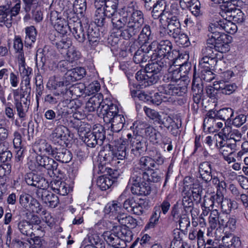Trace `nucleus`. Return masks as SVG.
Listing matches in <instances>:
<instances>
[{
  "mask_svg": "<svg viewBox=\"0 0 248 248\" xmlns=\"http://www.w3.org/2000/svg\"><path fill=\"white\" fill-rule=\"evenodd\" d=\"M119 0H108L101 7L96 8L95 22L102 26L106 18H111L114 29L120 30L125 39L136 35L144 23V16L140 10L131 12L130 8L124 7L117 12Z\"/></svg>",
  "mask_w": 248,
  "mask_h": 248,
  "instance_id": "nucleus-1",
  "label": "nucleus"
},
{
  "mask_svg": "<svg viewBox=\"0 0 248 248\" xmlns=\"http://www.w3.org/2000/svg\"><path fill=\"white\" fill-rule=\"evenodd\" d=\"M152 62L148 64L143 71H138L136 78L141 86L146 87L157 82L158 80L157 74L169 64L166 61L159 60H151Z\"/></svg>",
  "mask_w": 248,
  "mask_h": 248,
  "instance_id": "nucleus-2",
  "label": "nucleus"
},
{
  "mask_svg": "<svg viewBox=\"0 0 248 248\" xmlns=\"http://www.w3.org/2000/svg\"><path fill=\"white\" fill-rule=\"evenodd\" d=\"M150 51L153 52L150 55L151 60H159L162 62L164 60L169 64L175 59L173 57L174 52H177L172 50V44L168 40L161 41L159 44L153 42L147 47V52Z\"/></svg>",
  "mask_w": 248,
  "mask_h": 248,
  "instance_id": "nucleus-3",
  "label": "nucleus"
},
{
  "mask_svg": "<svg viewBox=\"0 0 248 248\" xmlns=\"http://www.w3.org/2000/svg\"><path fill=\"white\" fill-rule=\"evenodd\" d=\"M202 52L204 56L200 61L199 65L201 68V72H203L204 70H206L211 77L207 78L205 77L206 80L208 81H211L214 78L213 72L211 71V68L213 67L212 65L216 62V68H217L218 64L217 59L215 58L216 54H214V51L212 50V46H208L202 49Z\"/></svg>",
  "mask_w": 248,
  "mask_h": 248,
  "instance_id": "nucleus-4",
  "label": "nucleus"
},
{
  "mask_svg": "<svg viewBox=\"0 0 248 248\" xmlns=\"http://www.w3.org/2000/svg\"><path fill=\"white\" fill-rule=\"evenodd\" d=\"M126 144H128L131 154L139 157L146 150V144L143 138L140 135L129 133L127 135Z\"/></svg>",
  "mask_w": 248,
  "mask_h": 248,
  "instance_id": "nucleus-5",
  "label": "nucleus"
},
{
  "mask_svg": "<svg viewBox=\"0 0 248 248\" xmlns=\"http://www.w3.org/2000/svg\"><path fill=\"white\" fill-rule=\"evenodd\" d=\"M105 139L103 128L98 125L94 128L93 131L87 132L84 139V142L88 147L93 148L96 145H101Z\"/></svg>",
  "mask_w": 248,
  "mask_h": 248,
  "instance_id": "nucleus-6",
  "label": "nucleus"
},
{
  "mask_svg": "<svg viewBox=\"0 0 248 248\" xmlns=\"http://www.w3.org/2000/svg\"><path fill=\"white\" fill-rule=\"evenodd\" d=\"M209 36L207 46H212V50L221 53H225L229 51V45L225 41L227 38L226 34L211 33Z\"/></svg>",
  "mask_w": 248,
  "mask_h": 248,
  "instance_id": "nucleus-7",
  "label": "nucleus"
},
{
  "mask_svg": "<svg viewBox=\"0 0 248 248\" xmlns=\"http://www.w3.org/2000/svg\"><path fill=\"white\" fill-rule=\"evenodd\" d=\"M160 21L162 26L166 27L168 35L172 38L177 37L181 31V24L178 17L165 15L160 18Z\"/></svg>",
  "mask_w": 248,
  "mask_h": 248,
  "instance_id": "nucleus-8",
  "label": "nucleus"
},
{
  "mask_svg": "<svg viewBox=\"0 0 248 248\" xmlns=\"http://www.w3.org/2000/svg\"><path fill=\"white\" fill-rule=\"evenodd\" d=\"M237 30V27L232 20L226 19L219 20L215 23H211L209 27V31L211 33H217V34H224L222 31L234 34Z\"/></svg>",
  "mask_w": 248,
  "mask_h": 248,
  "instance_id": "nucleus-9",
  "label": "nucleus"
},
{
  "mask_svg": "<svg viewBox=\"0 0 248 248\" xmlns=\"http://www.w3.org/2000/svg\"><path fill=\"white\" fill-rule=\"evenodd\" d=\"M49 17L56 31L62 35L66 34L71 28L72 24L69 25L67 19L62 17L61 14L56 11H51Z\"/></svg>",
  "mask_w": 248,
  "mask_h": 248,
  "instance_id": "nucleus-10",
  "label": "nucleus"
},
{
  "mask_svg": "<svg viewBox=\"0 0 248 248\" xmlns=\"http://www.w3.org/2000/svg\"><path fill=\"white\" fill-rule=\"evenodd\" d=\"M35 162L36 164L34 166L30 164L32 163L31 160L29 163L30 169L32 171H35L36 169L44 168L48 170L53 171L56 170L58 167V163L54 159L45 155H36Z\"/></svg>",
  "mask_w": 248,
  "mask_h": 248,
  "instance_id": "nucleus-11",
  "label": "nucleus"
},
{
  "mask_svg": "<svg viewBox=\"0 0 248 248\" xmlns=\"http://www.w3.org/2000/svg\"><path fill=\"white\" fill-rule=\"evenodd\" d=\"M100 112L103 115V120L106 123H109L113 116L119 114V110L117 104L113 103L108 99L103 101Z\"/></svg>",
  "mask_w": 248,
  "mask_h": 248,
  "instance_id": "nucleus-12",
  "label": "nucleus"
},
{
  "mask_svg": "<svg viewBox=\"0 0 248 248\" xmlns=\"http://www.w3.org/2000/svg\"><path fill=\"white\" fill-rule=\"evenodd\" d=\"M213 199L217 203L220 205L223 214H230L232 210L236 209L237 208V203L235 201L225 198L223 193H221L219 191L213 195Z\"/></svg>",
  "mask_w": 248,
  "mask_h": 248,
  "instance_id": "nucleus-13",
  "label": "nucleus"
},
{
  "mask_svg": "<svg viewBox=\"0 0 248 248\" xmlns=\"http://www.w3.org/2000/svg\"><path fill=\"white\" fill-rule=\"evenodd\" d=\"M125 192H124L119 197L118 201H113L107 204L104 209L106 215L109 216L111 219H117V217L123 214L122 204L120 202L125 197Z\"/></svg>",
  "mask_w": 248,
  "mask_h": 248,
  "instance_id": "nucleus-14",
  "label": "nucleus"
},
{
  "mask_svg": "<svg viewBox=\"0 0 248 248\" xmlns=\"http://www.w3.org/2000/svg\"><path fill=\"white\" fill-rule=\"evenodd\" d=\"M158 91L161 93L170 96H181L185 93L186 89L185 86L181 87L173 82L165 83L158 87Z\"/></svg>",
  "mask_w": 248,
  "mask_h": 248,
  "instance_id": "nucleus-15",
  "label": "nucleus"
},
{
  "mask_svg": "<svg viewBox=\"0 0 248 248\" xmlns=\"http://www.w3.org/2000/svg\"><path fill=\"white\" fill-rule=\"evenodd\" d=\"M102 236L107 243L114 248H124V241L119 232L112 230L105 232Z\"/></svg>",
  "mask_w": 248,
  "mask_h": 248,
  "instance_id": "nucleus-16",
  "label": "nucleus"
},
{
  "mask_svg": "<svg viewBox=\"0 0 248 248\" xmlns=\"http://www.w3.org/2000/svg\"><path fill=\"white\" fill-rule=\"evenodd\" d=\"M14 5H11V11L7 15L0 17V26L5 25L7 28H9L12 26L13 18L16 16L20 11L21 0H13Z\"/></svg>",
  "mask_w": 248,
  "mask_h": 248,
  "instance_id": "nucleus-17",
  "label": "nucleus"
},
{
  "mask_svg": "<svg viewBox=\"0 0 248 248\" xmlns=\"http://www.w3.org/2000/svg\"><path fill=\"white\" fill-rule=\"evenodd\" d=\"M36 195L38 198H41L44 203L51 208L56 207L59 203L58 196L47 190L46 188L38 189Z\"/></svg>",
  "mask_w": 248,
  "mask_h": 248,
  "instance_id": "nucleus-18",
  "label": "nucleus"
},
{
  "mask_svg": "<svg viewBox=\"0 0 248 248\" xmlns=\"http://www.w3.org/2000/svg\"><path fill=\"white\" fill-rule=\"evenodd\" d=\"M71 83L68 79L66 74L64 76H55L49 78L48 86H50L54 90H58L61 93L66 90L68 86L70 85Z\"/></svg>",
  "mask_w": 248,
  "mask_h": 248,
  "instance_id": "nucleus-19",
  "label": "nucleus"
},
{
  "mask_svg": "<svg viewBox=\"0 0 248 248\" xmlns=\"http://www.w3.org/2000/svg\"><path fill=\"white\" fill-rule=\"evenodd\" d=\"M25 181L28 185L35 186L38 189L47 188L48 187V183L45 178L33 172L27 174Z\"/></svg>",
  "mask_w": 248,
  "mask_h": 248,
  "instance_id": "nucleus-20",
  "label": "nucleus"
},
{
  "mask_svg": "<svg viewBox=\"0 0 248 248\" xmlns=\"http://www.w3.org/2000/svg\"><path fill=\"white\" fill-rule=\"evenodd\" d=\"M126 141L125 139L120 138L115 141L114 148L111 152L114 160H124L125 159L126 153Z\"/></svg>",
  "mask_w": 248,
  "mask_h": 248,
  "instance_id": "nucleus-21",
  "label": "nucleus"
},
{
  "mask_svg": "<svg viewBox=\"0 0 248 248\" xmlns=\"http://www.w3.org/2000/svg\"><path fill=\"white\" fill-rule=\"evenodd\" d=\"M100 225H101V222H98L94 225L93 227L88 229V233L83 241L85 246L93 247L99 243L100 238L96 232L97 230L101 229V227H99Z\"/></svg>",
  "mask_w": 248,
  "mask_h": 248,
  "instance_id": "nucleus-22",
  "label": "nucleus"
},
{
  "mask_svg": "<svg viewBox=\"0 0 248 248\" xmlns=\"http://www.w3.org/2000/svg\"><path fill=\"white\" fill-rule=\"evenodd\" d=\"M225 215L220 214L217 209L211 211L208 218L209 224L212 229H215L217 227H222L223 223L226 219Z\"/></svg>",
  "mask_w": 248,
  "mask_h": 248,
  "instance_id": "nucleus-23",
  "label": "nucleus"
},
{
  "mask_svg": "<svg viewBox=\"0 0 248 248\" xmlns=\"http://www.w3.org/2000/svg\"><path fill=\"white\" fill-rule=\"evenodd\" d=\"M103 101L102 95L97 94L89 99L86 104L85 109L88 112H93L95 110L100 111Z\"/></svg>",
  "mask_w": 248,
  "mask_h": 248,
  "instance_id": "nucleus-24",
  "label": "nucleus"
},
{
  "mask_svg": "<svg viewBox=\"0 0 248 248\" xmlns=\"http://www.w3.org/2000/svg\"><path fill=\"white\" fill-rule=\"evenodd\" d=\"M168 73L164 76L163 80L165 83H175L180 79L182 73L177 65L170 64Z\"/></svg>",
  "mask_w": 248,
  "mask_h": 248,
  "instance_id": "nucleus-25",
  "label": "nucleus"
},
{
  "mask_svg": "<svg viewBox=\"0 0 248 248\" xmlns=\"http://www.w3.org/2000/svg\"><path fill=\"white\" fill-rule=\"evenodd\" d=\"M225 124V126L222 129V134L226 139V140L231 142L232 140L233 143L240 141L242 138L240 132L237 129H232L230 126L227 125L226 123Z\"/></svg>",
  "mask_w": 248,
  "mask_h": 248,
  "instance_id": "nucleus-26",
  "label": "nucleus"
},
{
  "mask_svg": "<svg viewBox=\"0 0 248 248\" xmlns=\"http://www.w3.org/2000/svg\"><path fill=\"white\" fill-rule=\"evenodd\" d=\"M17 114L21 122L26 119L27 113L30 104V99H23L22 101L14 103Z\"/></svg>",
  "mask_w": 248,
  "mask_h": 248,
  "instance_id": "nucleus-27",
  "label": "nucleus"
},
{
  "mask_svg": "<svg viewBox=\"0 0 248 248\" xmlns=\"http://www.w3.org/2000/svg\"><path fill=\"white\" fill-rule=\"evenodd\" d=\"M124 208L128 212L140 215L143 212V208L140 203L136 202L133 198L125 200L124 203Z\"/></svg>",
  "mask_w": 248,
  "mask_h": 248,
  "instance_id": "nucleus-28",
  "label": "nucleus"
},
{
  "mask_svg": "<svg viewBox=\"0 0 248 248\" xmlns=\"http://www.w3.org/2000/svg\"><path fill=\"white\" fill-rule=\"evenodd\" d=\"M75 38L79 42L82 43L86 39V34L80 21H76L71 26L70 30Z\"/></svg>",
  "mask_w": 248,
  "mask_h": 248,
  "instance_id": "nucleus-29",
  "label": "nucleus"
},
{
  "mask_svg": "<svg viewBox=\"0 0 248 248\" xmlns=\"http://www.w3.org/2000/svg\"><path fill=\"white\" fill-rule=\"evenodd\" d=\"M216 145L223 155L232 154L236 147L235 143L223 140L217 142Z\"/></svg>",
  "mask_w": 248,
  "mask_h": 248,
  "instance_id": "nucleus-30",
  "label": "nucleus"
},
{
  "mask_svg": "<svg viewBox=\"0 0 248 248\" xmlns=\"http://www.w3.org/2000/svg\"><path fill=\"white\" fill-rule=\"evenodd\" d=\"M199 172L200 177L206 182L212 180L211 164L209 162H203L201 163L199 167Z\"/></svg>",
  "mask_w": 248,
  "mask_h": 248,
  "instance_id": "nucleus-31",
  "label": "nucleus"
},
{
  "mask_svg": "<svg viewBox=\"0 0 248 248\" xmlns=\"http://www.w3.org/2000/svg\"><path fill=\"white\" fill-rule=\"evenodd\" d=\"M240 244L239 237L233 236L231 233L226 234L222 239V244L219 248H231L238 247Z\"/></svg>",
  "mask_w": 248,
  "mask_h": 248,
  "instance_id": "nucleus-32",
  "label": "nucleus"
},
{
  "mask_svg": "<svg viewBox=\"0 0 248 248\" xmlns=\"http://www.w3.org/2000/svg\"><path fill=\"white\" fill-rule=\"evenodd\" d=\"M145 172L138 169H135L132 172L129 180L128 185L131 187H135L136 185L146 181L144 179Z\"/></svg>",
  "mask_w": 248,
  "mask_h": 248,
  "instance_id": "nucleus-33",
  "label": "nucleus"
},
{
  "mask_svg": "<svg viewBox=\"0 0 248 248\" xmlns=\"http://www.w3.org/2000/svg\"><path fill=\"white\" fill-rule=\"evenodd\" d=\"M180 9L178 3L173 2L170 6L167 5L166 3L162 6V11H160L159 16L162 17L164 16L169 15L171 16L177 17L179 14Z\"/></svg>",
  "mask_w": 248,
  "mask_h": 248,
  "instance_id": "nucleus-34",
  "label": "nucleus"
},
{
  "mask_svg": "<svg viewBox=\"0 0 248 248\" xmlns=\"http://www.w3.org/2000/svg\"><path fill=\"white\" fill-rule=\"evenodd\" d=\"M216 87L218 89L221 93L230 95L235 91L237 88V86L235 83L230 84L228 82L219 80L216 84Z\"/></svg>",
  "mask_w": 248,
  "mask_h": 248,
  "instance_id": "nucleus-35",
  "label": "nucleus"
},
{
  "mask_svg": "<svg viewBox=\"0 0 248 248\" xmlns=\"http://www.w3.org/2000/svg\"><path fill=\"white\" fill-rule=\"evenodd\" d=\"M125 120L123 115L118 114L112 118L109 123L111 124V130L114 132H119L123 128Z\"/></svg>",
  "mask_w": 248,
  "mask_h": 248,
  "instance_id": "nucleus-36",
  "label": "nucleus"
},
{
  "mask_svg": "<svg viewBox=\"0 0 248 248\" xmlns=\"http://www.w3.org/2000/svg\"><path fill=\"white\" fill-rule=\"evenodd\" d=\"M66 74L71 84L72 82L79 80L83 78L86 74V71L84 68L76 67L72 69H70Z\"/></svg>",
  "mask_w": 248,
  "mask_h": 248,
  "instance_id": "nucleus-37",
  "label": "nucleus"
},
{
  "mask_svg": "<svg viewBox=\"0 0 248 248\" xmlns=\"http://www.w3.org/2000/svg\"><path fill=\"white\" fill-rule=\"evenodd\" d=\"M52 157L62 163H68L72 159L71 153L64 148L55 149Z\"/></svg>",
  "mask_w": 248,
  "mask_h": 248,
  "instance_id": "nucleus-38",
  "label": "nucleus"
},
{
  "mask_svg": "<svg viewBox=\"0 0 248 248\" xmlns=\"http://www.w3.org/2000/svg\"><path fill=\"white\" fill-rule=\"evenodd\" d=\"M131 191L134 195L139 196H146L150 194L151 187L150 185L145 181L140 185H136L135 187H131Z\"/></svg>",
  "mask_w": 248,
  "mask_h": 248,
  "instance_id": "nucleus-39",
  "label": "nucleus"
},
{
  "mask_svg": "<svg viewBox=\"0 0 248 248\" xmlns=\"http://www.w3.org/2000/svg\"><path fill=\"white\" fill-rule=\"evenodd\" d=\"M51 189L60 195L64 196L69 192V189L66 184L63 182L53 180L51 182Z\"/></svg>",
  "mask_w": 248,
  "mask_h": 248,
  "instance_id": "nucleus-40",
  "label": "nucleus"
},
{
  "mask_svg": "<svg viewBox=\"0 0 248 248\" xmlns=\"http://www.w3.org/2000/svg\"><path fill=\"white\" fill-rule=\"evenodd\" d=\"M117 220L122 225L129 229H133L137 226V221L133 217L123 213L117 217Z\"/></svg>",
  "mask_w": 248,
  "mask_h": 248,
  "instance_id": "nucleus-41",
  "label": "nucleus"
},
{
  "mask_svg": "<svg viewBox=\"0 0 248 248\" xmlns=\"http://www.w3.org/2000/svg\"><path fill=\"white\" fill-rule=\"evenodd\" d=\"M144 111L146 115L152 120L154 121V123H156L158 124H162L166 127H170L168 125L165 121H163L161 119V116L159 114L158 112L156 111L155 110L151 109L146 107H144Z\"/></svg>",
  "mask_w": 248,
  "mask_h": 248,
  "instance_id": "nucleus-42",
  "label": "nucleus"
},
{
  "mask_svg": "<svg viewBox=\"0 0 248 248\" xmlns=\"http://www.w3.org/2000/svg\"><path fill=\"white\" fill-rule=\"evenodd\" d=\"M192 90L193 101L196 104H198L200 102L202 95L203 87L201 84L198 83V81H196L194 77L192 81Z\"/></svg>",
  "mask_w": 248,
  "mask_h": 248,
  "instance_id": "nucleus-43",
  "label": "nucleus"
},
{
  "mask_svg": "<svg viewBox=\"0 0 248 248\" xmlns=\"http://www.w3.org/2000/svg\"><path fill=\"white\" fill-rule=\"evenodd\" d=\"M229 3L222 4L221 6V10L219 12L220 15L223 18L222 19L227 20H232L233 13H234L235 7L234 5L230 4L228 5Z\"/></svg>",
  "mask_w": 248,
  "mask_h": 248,
  "instance_id": "nucleus-44",
  "label": "nucleus"
},
{
  "mask_svg": "<svg viewBox=\"0 0 248 248\" xmlns=\"http://www.w3.org/2000/svg\"><path fill=\"white\" fill-rule=\"evenodd\" d=\"M145 135L153 143H157L161 138L160 133L150 125L146 127Z\"/></svg>",
  "mask_w": 248,
  "mask_h": 248,
  "instance_id": "nucleus-45",
  "label": "nucleus"
},
{
  "mask_svg": "<svg viewBox=\"0 0 248 248\" xmlns=\"http://www.w3.org/2000/svg\"><path fill=\"white\" fill-rule=\"evenodd\" d=\"M17 59L19 70L22 77L31 76L32 69L26 66L24 54L20 53L17 55Z\"/></svg>",
  "mask_w": 248,
  "mask_h": 248,
  "instance_id": "nucleus-46",
  "label": "nucleus"
},
{
  "mask_svg": "<svg viewBox=\"0 0 248 248\" xmlns=\"http://www.w3.org/2000/svg\"><path fill=\"white\" fill-rule=\"evenodd\" d=\"M114 182V180L111 176L103 175L98 178L97 185L102 190H106L112 186Z\"/></svg>",
  "mask_w": 248,
  "mask_h": 248,
  "instance_id": "nucleus-47",
  "label": "nucleus"
},
{
  "mask_svg": "<svg viewBox=\"0 0 248 248\" xmlns=\"http://www.w3.org/2000/svg\"><path fill=\"white\" fill-rule=\"evenodd\" d=\"M67 131V129L66 127L62 125H58L52 133L51 137L54 140L58 142L60 140H64Z\"/></svg>",
  "mask_w": 248,
  "mask_h": 248,
  "instance_id": "nucleus-48",
  "label": "nucleus"
},
{
  "mask_svg": "<svg viewBox=\"0 0 248 248\" xmlns=\"http://www.w3.org/2000/svg\"><path fill=\"white\" fill-rule=\"evenodd\" d=\"M153 36L150 27L145 25L139 35L138 40L141 44H146L153 39Z\"/></svg>",
  "mask_w": 248,
  "mask_h": 248,
  "instance_id": "nucleus-49",
  "label": "nucleus"
},
{
  "mask_svg": "<svg viewBox=\"0 0 248 248\" xmlns=\"http://www.w3.org/2000/svg\"><path fill=\"white\" fill-rule=\"evenodd\" d=\"M186 191L190 193V194L193 196V198H194L195 201H197L201 199L202 187L199 182L198 180H196L190 185L189 189L186 190Z\"/></svg>",
  "mask_w": 248,
  "mask_h": 248,
  "instance_id": "nucleus-50",
  "label": "nucleus"
},
{
  "mask_svg": "<svg viewBox=\"0 0 248 248\" xmlns=\"http://www.w3.org/2000/svg\"><path fill=\"white\" fill-rule=\"evenodd\" d=\"M163 93H161L160 92L155 93L153 96L142 93L140 94V98L142 100H144L145 101H150L153 104L158 105L163 99Z\"/></svg>",
  "mask_w": 248,
  "mask_h": 248,
  "instance_id": "nucleus-51",
  "label": "nucleus"
},
{
  "mask_svg": "<svg viewBox=\"0 0 248 248\" xmlns=\"http://www.w3.org/2000/svg\"><path fill=\"white\" fill-rule=\"evenodd\" d=\"M26 36L25 43L29 46H31L36 40L37 32L35 28L31 26L25 28Z\"/></svg>",
  "mask_w": 248,
  "mask_h": 248,
  "instance_id": "nucleus-52",
  "label": "nucleus"
},
{
  "mask_svg": "<svg viewBox=\"0 0 248 248\" xmlns=\"http://www.w3.org/2000/svg\"><path fill=\"white\" fill-rule=\"evenodd\" d=\"M233 115V110L230 108H223L217 111V117L224 121H227L225 123L228 124L230 123V118Z\"/></svg>",
  "mask_w": 248,
  "mask_h": 248,
  "instance_id": "nucleus-53",
  "label": "nucleus"
},
{
  "mask_svg": "<svg viewBox=\"0 0 248 248\" xmlns=\"http://www.w3.org/2000/svg\"><path fill=\"white\" fill-rule=\"evenodd\" d=\"M143 49L144 48L138 49L135 53L133 60L136 63L145 62L149 58V56L147 54L149 53L147 52V48L145 52L143 51Z\"/></svg>",
  "mask_w": 248,
  "mask_h": 248,
  "instance_id": "nucleus-54",
  "label": "nucleus"
},
{
  "mask_svg": "<svg viewBox=\"0 0 248 248\" xmlns=\"http://www.w3.org/2000/svg\"><path fill=\"white\" fill-rule=\"evenodd\" d=\"M225 221L223 223L222 227L225 229L226 231L233 232L236 228V218L233 217H228L225 215Z\"/></svg>",
  "mask_w": 248,
  "mask_h": 248,
  "instance_id": "nucleus-55",
  "label": "nucleus"
},
{
  "mask_svg": "<svg viewBox=\"0 0 248 248\" xmlns=\"http://www.w3.org/2000/svg\"><path fill=\"white\" fill-rule=\"evenodd\" d=\"M150 155L152 157L155 165H162L164 163L165 158L159 150L155 149L151 151Z\"/></svg>",
  "mask_w": 248,
  "mask_h": 248,
  "instance_id": "nucleus-56",
  "label": "nucleus"
},
{
  "mask_svg": "<svg viewBox=\"0 0 248 248\" xmlns=\"http://www.w3.org/2000/svg\"><path fill=\"white\" fill-rule=\"evenodd\" d=\"M140 167L145 170H150L152 168H155V164L152 157L147 156H143L140 158Z\"/></svg>",
  "mask_w": 248,
  "mask_h": 248,
  "instance_id": "nucleus-57",
  "label": "nucleus"
},
{
  "mask_svg": "<svg viewBox=\"0 0 248 248\" xmlns=\"http://www.w3.org/2000/svg\"><path fill=\"white\" fill-rule=\"evenodd\" d=\"M144 179L146 181L150 184V182L156 183L159 182L161 179V177L157 172L153 170H148L147 171L145 172Z\"/></svg>",
  "mask_w": 248,
  "mask_h": 248,
  "instance_id": "nucleus-58",
  "label": "nucleus"
},
{
  "mask_svg": "<svg viewBox=\"0 0 248 248\" xmlns=\"http://www.w3.org/2000/svg\"><path fill=\"white\" fill-rule=\"evenodd\" d=\"M186 186H185V189L183 191L182 199V204L185 208L191 207L193 205V201L194 200L190 193L186 191Z\"/></svg>",
  "mask_w": 248,
  "mask_h": 248,
  "instance_id": "nucleus-59",
  "label": "nucleus"
},
{
  "mask_svg": "<svg viewBox=\"0 0 248 248\" xmlns=\"http://www.w3.org/2000/svg\"><path fill=\"white\" fill-rule=\"evenodd\" d=\"M55 45L57 48L62 53L64 50H66L70 47L72 42L70 38L63 37L61 40L56 42Z\"/></svg>",
  "mask_w": 248,
  "mask_h": 248,
  "instance_id": "nucleus-60",
  "label": "nucleus"
},
{
  "mask_svg": "<svg viewBox=\"0 0 248 248\" xmlns=\"http://www.w3.org/2000/svg\"><path fill=\"white\" fill-rule=\"evenodd\" d=\"M30 208L33 212L36 213L40 215L47 214L46 211L43 209L42 206L36 199H33L31 201Z\"/></svg>",
  "mask_w": 248,
  "mask_h": 248,
  "instance_id": "nucleus-61",
  "label": "nucleus"
},
{
  "mask_svg": "<svg viewBox=\"0 0 248 248\" xmlns=\"http://www.w3.org/2000/svg\"><path fill=\"white\" fill-rule=\"evenodd\" d=\"M18 226L20 232L25 235H30L32 233L31 225L28 221H21L18 224Z\"/></svg>",
  "mask_w": 248,
  "mask_h": 248,
  "instance_id": "nucleus-62",
  "label": "nucleus"
},
{
  "mask_svg": "<svg viewBox=\"0 0 248 248\" xmlns=\"http://www.w3.org/2000/svg\"><path fill=\"white\" fill-rule=\"evenodd\" d=\"M215 121L216 119L204 118L203 123V130L205 131L208 132L209 133L216 131V128L215 126Z\"/></svg>",
  "mask_w": 248,
  "mask_h": 248,
  "instance_id": "nucleus-63",
  "label": "nucleus"
},
{
  "mask_svg": "<svg viewBox=\"0 0 248 248\" xmlns=\"http://www.w3.org/2000/svg\"><path fill=\"white\" fill-rule=\"evenodd\" d=\"M87 35L88 41L92 45H95L99 41V33L94 31L93 28L88 29Z\"/></svg>",
  "mask_w": 248,
  "mask_h": 248,
  "instance_id": "nucleus-64",
  "label": "nucleus"
}]
</instances>
